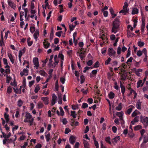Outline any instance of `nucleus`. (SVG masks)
I'll return each instance as SVG.
<instances>
[{"label": "nucleus", "mask_w": 148, "mask_h": 148, "mask_svg": "<svg viewBox=\"0 0 148 148\" xmlns=\"http://www.w3.org/2000/svg\"><path fill=\"white\" fill-rule=\"evenodd\" d=\"M92 64V61L91 60H88L87 63V65L88 66H91Z\"/></svg>", "instance_id": "obj_58"}, {"label": "nucleus", "mask_w": 148, "mask_h": 148, "mask_svg": "<svg viewBox=\"0 0 148 148\" xmlns=\"http://www.w3.org/2000/svg\"><path fill=\"white\" fill-rule=\"evenodd\" d=\"M141 103L140 100H138L136 104V107L137 109L140 110L141 109Z\"/></svg>", "instance_id": "obj_15"}, {"label": "nucleus", "mask_w": 148, "mask_h": 148, "mask_svg": "<svg viewBox=\"0 0 148 148\" xmlns=\"http://www.w3.org/2000/svg\"><path fill=\"white\" fill-rule=\"evenodd\" d=\"M85 53L84 52H81L80 53L79 56L81 58V60H83L84 59L85 56H84Z\"/></svg>", "instance_id": "obj_21"}, {"label": "nucleus", "mask_w": 148, "mask_h": 148, "mask_svg": "<svg viewBox=\"0 0 148 148\" xmlns=\"http://www.w3.org/2000/svg\"><path fill=\"white\" fill-rule=\"evenodd\" d=\"M12 91V88L10 86H9L7 88V92L9 94H10Z\"/></svg>", "instance_id": "obj_42"}, {"label": "nucleus", "mask_w": 148, "mask_h": 148, "mask_svg": "<svg viewBox=\"0 0 148 148\" xmlns=\"http://www.w3.org/2000/svg\"><path fill=\"white\" fill-rule=\"evenodd\" d=\"M108 54L110 56H114L116 52L112 48H109L108 50Z\"/></svg>", "instance_id": "obj_6"}, {"label": "nucleus", "mask_w": 148, "mask_h": 148, "mask_svg": "<svg viewBox=\"0 0 148 148\" xmlns=\"http://www.w3.org/2000/svg\"><path fill=\"white\" fill-rule=\"evenodd\" d=\"M23 9L24 10L25 12V18H26L27 14L28 9L27 8H24Z\"/></svg>", "instance_id": "obj_59"}, {"label": "nucleus", "mask_w": 148, "mask_h": 148, "mask_svg": "<svg viewBox=\"0 0 148 148\" xmlns=\"http://www.w3.org/2000/svg\"><path fill=\"white\" fill-rule=\"evenodd\" d=\"M142 81L141 80H139L137 83V87L138 88L141 86V84L142 83Z\"/></svg>", "instance_id": "obj_43"}, {"label": "nucleus", "mask_w": 148, "mask_h": 148, "mask_svg": "<svg viewBox=\"0 0 148 148\" xmlns=\"http://www.w3.org/2000/svg\"><path fill=\"white\" fill-rule=\"evenodd\" d=\"M62 31L57 32L56 33V35L58 37H60L61 35V34L62 33Z\"/></svg>", "instance_id": "obj_47"}, {"label": "nucleus", "mask_w": 148, "mask_h": 148, "mask_svg": "<svg viewBox=\"0 0 148 148\" xmlns=\"http://www.w3.org/2000/svg\"><path fill=\"white\" fill-rule=\"evenodd\" d=\"M145 27V23H142L141 27V31L142 32H144V29Z\"/></svg>", "instance_id": "obj_38"}, {"label": "nucleus", "mask_w": 148, "mask_h": 148, "mask_svg": "<svg viewBox=\"0 0 148 148\" xmlns=\"http://www.w3.org/2000/svg\"><path fill=\"white\" fill-rule=\"evenodd\" d=\"M103 12V14L105 17H107L108 14V12L107 11H102Z\"/></svg>", "instance_id": "obj_56"}, {"label": "nucleus", "mask_w": 148, "mask_h": 148, "mask_svg": "<svg viewBox=\"0 0 148 148\" xmlns=\"http://www.w3.org/2000/svg\"><path fill=\"white\" fill-rule=\"evenodd\" d=\"M75 140V137L73 135L71 136L69 139V141L71 144L73 145Z\"/></svg>", "instance_id": "obj_7"}, {"label": "nucleus", "mask_w": 148, "mask_h": 148, "mask_svg": "<svg viewBox=\"0 0 148 148\" xmlns=\"http://www.w3.org/2000/svg\"><path fill=\"white\" fill-rule=\"evenodd\" d=\"M25 117L26 119H27L28 120H29L32 118V116L28 112H26Z\"/></svg>", "instance_id": "obj_22"}, {"label": "nucleus", "mask_w": 148, "mask_h": 148, "mask_svg": "<svg viewBox=\"0 0 148 148\" xmlns=\"http://www.w3.org/2000/svg\"><path fill=\"white\" fill-rule=\"evenodd\" d=\"M120 87L121 89V92L122 94L124 95L125 90V87L122 84V83L120 82Z\"/></svg>", "instance_id": "obj_13"}, {"label": "nucleus", "mask_w": 148, "mask_h": 148, "mask_svg": "<svg viewBox=\"0 0 148 148\" xmlns=\"http://www.w3.org/2000/svg\"><path fill=\"white\" fill-rule=\"evenodd\" d=\"M120 139V137L119 136H117L116 137L114 138H113V140H114V141L115 143H116L118 141H119Z\"/></svg>", "instance_id": "obj_44"}, {"label": "nucleus", "mask_w": 148, "mask_h": 148, "mask_svg": "<svg viewBox=\"0 0 148 148\" xmlns=\"http://www.w3.org/2000/svg\"><path fill=\"white\" fill-rule=\"evenodd\" d=\"M88 107V104L85 103H83L82 106V108L85 109Z\"/></svg>", "instance_id": "obj_41"}, {"label": "nucleus", "mask_w": 148, "mask_h": 148, "mask_svg": "<svg viewBox=\"0 0 148 148\" xmlns=\"http://www.w3.org/2000/svg\"><path fill=\"white\" fill-rule=\"evenodd\" d=\"M128 12V10H126L124 9H123L121 10L119 13H123L124 15H125L126 13Z\"/></svg>", "instance_id": "obj_36"}, {"label": "nucleus", "mask_w": 148, "mask_h": 148, "mask_svg": "<svg viewBox=\"0 0 148 148\" xmlns=\"http://www.w3.org/2000/svg\"><path fill=\"white\" fill-rule=\"evenodd\" d=\"M121 79L124 81L126 79V76L125 74H122L121 75Z\"/></svg>", "instance_id": "obj_50"}, {"label": "nucleus", "mask_w": 148, "mask_h": 148, "mask_svg": "<svg viewBox=\"0 0 148 148\" xmlns=\"http://www.w3.org/2000/svg\"><path fill=\"white\" fill-rule=\"evenodd\" d=\"M41 99L43 101L45 104L47 105L48 104V97H42Z\"/></svg>", "instance_id": "obj_11"}, {"label": "nucleus", "mask_w": 148, "mask_h": 148, "mask_svg": "<svg viewBox=\"0 0 148 148\" xmlns=\"http://www.w3.org/2000/svg\"><path fill=\"white\" fill-rule=\"evenodd\" d=\"M75 26V25H69V28H70V31H73L74 29Z\"/></svg>", "instance_id": "obj_53"}, {"label": "nucleus", "mask_w": 148, "mask_h": 148, "mask_svg": "<svg viewBox=\"0 0 148 148\" xmlns=\"http://www.w3.org/2000/svg\"><path fill=\"white\" fill-rule=\"evenodd\" d=\"M6 78H7V79L6 80V82L7 83H9L10 81L12 79V78L11 77L8 76V75H6Z\"/></svg>", "instance_id": "obj_35"}, {"label": "nucleus", "mask_w": 148, "mask_h": 148, "mask_svg": "<svg viewBox=\"0 0 148 148\" xmlns=\"http://www.w3.org/2000/svg\"><path fill=\"white\" fill-rule=\"evenodd\" d=\"M59 39L58 38H56L54 39V43L55 44H57L59 42Z\"/></svg>", "instance_id": "obj_63"}, {"label": "nucleus", "mask_w": 148, "mask_h": 148, "mask_svg": "<svg viewBox=\"0 0 148 148\" xmlns=\"http://www.w3.org/2000/svg\"><path fill=\"white\" fill-rule=\"evenodd\" d=\"M80 83L82 84L84 82L85 80V78L83 75H82L80 76Z\"/></svg>", "instance_id": "obj_32"}, {"label": "nucleus", "mask_w": 148, "mask_h": 148, "mask_svg": "<svg viewBox=\"0 0 148 148\" xmlns=\"http://www.w3.org/2000/svg\"><path fill=\"white\" fill-rule=\"evenodd\" d=\"M142 128V126L140 125H138L134 127V130H138Z\"/></svg>", "instance_id": "obj_27"}, {"label": "nucleus", "mask_w": 148, "mask_h": 148, "mask_svg": "<svg viewBox=\"0 0 148 148\" xmlns=\"http://www.w3.org/2000/svg\"><path fill=\"white\" fill-rule=\"evenodd\" d=\"M60 81L63 84H64L65 81V77H61L60 78Z\"/></svg>", "instance_id": "obj_45"}, {"label": "nucleus", "mask_w": 148, "mask_h": 148, "mask_svg": "<svg viewBox=\"0 0 148 148\" xmlns=\"http://www.w3.org/2000/svg\"><path fill=\"white\" fill-rule=\"evenodd\" d=\"M140 119L141 123L145 125H146L147 126L148 125V117H146L145 118L143 116L141 115L140 116Z\"/></svg>", "instance_id": "obj_2"}, {"label": "nucleus", "mask_w": 148, "mask_h": 148, "mask_svg": "<svg viewBox=\"0 0 148 148\" xmlns=\"http://www.w3.org/2000/svg\"><path fill=\"white\" fill-rule=\"evenodd\" d=\"M40 87L38 85L36 86V87L34 89V92L35 93H37L38 91L40 90Z\"/></svg>", "instance_id": "obj_29"}, {"label": "nucleus", "mask_w": 148, "mask_h": 148, "mask_svg": "<svg viewBox=\"0 0 148 148\" xmlns=\"http://www.w3.org/2000/svg\"><path fill=\"white\" fill-rule=\"evenodd\" d=\"M33 62L34 64L35 65L34 67H36V69H37L39 66L38 58H33Z\"/></svg>", "instance_id": "obj_3"}, {"label": "nucleus", "mask_w": 148, "mask_h": 148, "mask_svg": "<svg viewBox=\"0 0 148 148\" xmlns=\"http://www.w3.org/2000/svg\"><path fill=\"white\" fill-rule=\"evenodd\" d=\"M114 94L112 92H111L108 94V96L109 98L110 99H113L114 97Z\"/></svg>", "instance_id": "obj_28"}, {"label": "nucleus", "mask_w": 148, "mask_h": 148, "mask_svg": "<svg viewBox=\"0 0 148 148\" xmlns=\"http://www.w3.org/2000/svg\"><path fill=\"white\" fill-rule=\"evenodd\" d=\"M25 52V48L24 47L22 50H20L18 54V58H21L23 54H24Z\"/></svg>", "instance_id": "obj_10"}, {"label": "nucleus", "mask_w": 148, "mask_h": 148, "mask_svg": "<svg viewBox=\"0 0 148 148\" xmlns=\"http://www.w3.org/2000/svg\"><path fill=\"white\" fill-rule=\"evenodd\" d=\"M71 130L69 128H66L65 129L64 133L65 134H68Z\"/></svg>", "instance_id": "obj_64"}, {"label": "nucleus", "mask_w": 148, "mask_h": 148, "mask_svg": "<svg viewBox=\"0 0 148 148\" xmlns=\"http://www.w3.org/2000/svg\"><path fill=\"white\" fill-rule=\"evenodd\" d=\"M54 36V33L53 32V30H52L51 32L50 35V37H49V40L50 42L51 41V40H52Z\"/></svg>", "instance_id": "obj_23"}, {"label": "nucleus", "mask_w": 148, "mask_h": 148, "mask_svg": "<svg viewBox=\"0 0 148 148\" xmlns=\"http://www.w3.org/2000/svg\"><path fill=\"white\" fill-rule=\"evenodd\" d=\"M58 97L59 99L58 103L59 104H61L62 102V99L61 94H59L58 95Z\"/></svg>", "instance_id": "obj_16"}, {"label": "nucleus", "mask_w": 148, "mask_h": 148, "mask_svg": "<svg viewBox=\"0 0 148 148\" xmlns=\"http://www.w3.org/2000/svg\"><path fill=\"white\" fill-rule=\"evenodd\" d=\"M40 74L41 75L45 76L46 73L44 71L40 70Z\"/></svg>", "instance_id": "obj_57"}, {"label": "nucleus", "mask_w": 148, "mask_h": 148, "mask_svg": "<svg viewBox=\"0 0 148 148\" xmlns=\"http://www.w3.org/2000/svg\"><path fill=\"white\" fill-rule=\"evenodd\" d=\"M138 10L136 8H134L132 11V14H135L138 13Z\"/></svg>", "instance_id": "obj_20"}, {"label": "nucleus", "mask_w": 148, "mask_h": 148, "mask_svg": "<svg viewBox=\"0 0 148 148\" xmlns=\"http://www.w3.org/2000/svg\"><path fill=\"white\" fill-rule=\"evenodd\" d=\"M128 6V4L126 2H125L124 3V5L123 7V9H124L125 10H128L127 9V7Z\"/></svg>", "instance_id": "obj_39"}, {"label": "nucleus", "mask_w": 148, "mask_h": 148, "mask_svg": "<svg viewBox=\"0 0 148 148\" xmlns=\"http://www.w3.org/2000/svg\"><path fill=\"white\" fill-rule=\"evenodd\" d=\"M119 16L117 17L113 22L111 32L114 34L118 32L120 29V25L119 21Z\"/></svg>", "instance_id": "obj_1"}, {"label": "nucleus", "mask_w": 148, "mask_h": 148, "mask_svg": "<svg viewBox=\"0 0 148 148\" xmlns=\"http://www.w3.org/2000/svg\"><path fill=\"white\" fill-rule=\"evenodd\" d=\"M116 115L119 117H120L121 116H123V114L122 112H117Z\"/></svg>", "instance_id": "obj_46"}, {"label": "nucleus", "mask_w": 148, "mask_h": 148, "mask_svg": "<svg viewBox=\"0 0 148 148\" xmlns=\"http://www.w3.org/2000/svg\"><path fill=\"white\" fill-rule=\"evenodd\" d=\"M99 62L98 61H97L93 67L94 68H97L99 67Z\"/></svg>", "instance_id": "obj_55"}, {"label": "nucleus", "mask_w": 148, "mask_h": 148, "mask_svg": "<svg viewBox=\"0 0 148 148\" xmlns=\"http://www.w3.org/2000/svg\"><path fill=\"white\" fill-rule=\"evenodd\" d=\"M68 122L66 118L63 119H62V123L64 125H66Z\"/></svg>", "instance_id": "obj_61"}, {"label": "nucleus", "mask_w": 148, "mask_h": 148, "mask_svg": "<svg viewBox=\"0 0 148 148\" xmlns=\"http://www.w3.org/2000/svg\"><path fill=\"white\" fill-rule=\"evenodd\" d=\"M35 27L31 26L30 27V31L32 33H33L35 32Z\"/></svg>", "instance_id": "obj_37"}, {"label": "nucleus", "mask_w": 148, "mask_h": 148, "mask_svg": "<svg viewBox=\"0 0 148 148\" xmlns=\"http://www.w3.org/2000/svg\"><path fill=\"white\" fill-rule=\"evenodd\" d=\"M116 110H117L120 111L122 109L121 103H119L118 106L116 107Z\"/></svg>", "instance_id": "obj_31"}, {"label": "nucleus", "mask_w": 148, "mask_h": 148, "mask_svg": "<svg viewBox=\"0 0 148 148\" xmlns=\"http://www.w3.org/2000/svg\"><path fill=\"white\" fill-rule=\"evenodd\" d=\"M128 89L130 91V93H129V94H127V96L128 97H130L132 93H133V91H134V90H133V89L131 87H130L128 88Z\"/></svg>", "instance_id": "obj_34"}, {"label": "nucleus", "mask_w": 148, "mask_h": 148, "mask_svg": "<svg viewBox=\"0 0 148 148\" xmlns=\"http://www.w3.org/2000/svg\"><path fill=\"white\" fill-rule=\"evenodd\" d=\"M134 108V106H131V107H130V108H129L127 110V113L128 114H130L131 113V112H132L133 108Z\"/></svg>", "instance_id": "obj_25"}, {"label": "nucleus", "mask_w": 148, "mask_h": 148, "mask_svg": "<svg viewBox=\"0 0 148 148\" xmlns=\"http://www.w3.org/2000/svg\"><path fill=\"white\" fill-rule=\"evenodd\" d=\"M84 144V146L85 148H89V144L88 141L86 140H84L83 141Z\"/></svg>", "instance_id": "obj_18"}, {"label": "nucleus", "mask_w": 148, "mask_h": 148, "mask_svg": "<svg viewBox=\"0 0 148 148\" xmlns=\"http://www.w3.org/2000/svg\"><path fill=\"white\" fill-rule=\"evenodd\" d=\"M8 5L13 9H15L16 8V5L11 1L8 0Z\"/></svg>", "instance_id": "obj_9"}, {"label": "nucleus", "mask_w": 148, "mask_h": 148, "mask_svg": "<svg viewBox=\"0 0 148 148\" xmlns=\"http://www.w3.org/2000/svg\"><path fill=\"white\" fill-rule=\"evenodd\" d=\"M50 134L49 133L47 135H45V136L46 139V140L47 142H48L50 140Z\"/></svg>", "instance_id": "obj_30"}, {"label": "nucleus", "mask_w": 148, "mask_h": 148, "mask_svg": "<svg viewBox=\"0 0 148 148\" xmlns=\"http://www.w3.org/2000/svg\"><path fill=\"white\" fill-rule=\"evenodd\" d=\"M39 35V30L37 29L35 31L34 34L33 35L36 41H37L38 39V36Z\"/></svg>", "instance_id": "obj_8"}, {"label": "nucleus", "mask_w": 148, "mask_h": 148, "mask_svg": "<svg viewBox=\"0 0 148 148\" xmlns=\"http://www.w3.org/2000/svg\"><path fill=\"white\" fill-rule=\"evenodd\" d=\"M57 100V97L56 95L54 94L52 95V99L51 100V106H53L56 102Z\"/></svg>", "instance_id": "obj_4"}, {"label": "nucleus", "mask_w": 148, "mask_h": 148, "mask_svg": "<svg viewBox=\"0 0 148 148\" xmlns=\"http://www.w3.org/2000/svg\"><path fill=\"white\" fill-rule=\"evenodd\" d=\"M100 38H101L102 40H107L106 37V36L104 34H102L100 37Z\"/></svg>", "instance_id": "obj_33"}, {"label": "nucleus", "mask_w": 148, "mask_h": 148, "mask_svg": "<svg viewBox=\"0 0 148 148\" xmlns=\"http://www.w3.org/2000/svg\"><path fill=\"white\" fill-rule=\"evenodd\" d=\"M59 109H60V115L62 116H63L64 114V112L62 108V107H60L59 108Z\"/></svg>", "instance_id": "obj_40"}, {"label": "nucleus", "mask_w": 148, "mask_h": 148, "mask_svg": "<svg viewBox=\"0 0 148 148\" xmlns=\"http://www.w3.org/2000/svg\"><path fill=\"white\" fill-rule=\"evenodd\" d=\"M142 54V51L140 50L138 51L137 52V55L139 57Z\"/></svg>", "instance_id": "obj_51"}, {"label": "nucleus", "mask_w": 148, "mask_h": 148, "mask_svg": "<svg viewBox=\"0 0 148 148\" xmlns=\"http://www.w3.org/2000/svg\"><path fill=\"white\" fill-rule=\"evenodd\" d=\"M105 141L109 144L111 145L112 143L110 141L111 138L110 136L106 137L105 138Z\"/></svg>", "instance_id": "obj_19"}, {"label": "nucleus", "mask_w": 148, "mask_h": 148, "mask_svg": "<svg viewBox=\"0 0 148 148\" xmlns=\"http://www.w3.org/2000/svg\"><path fill=\"white\" fill-rule=\"evenodd\" d=\"M29 70L27 69H24L23 70V72H21L20 73V74L21 77H23V75L27 76L28 74V73Z\"/></svg>", "instance_id": "obj_5"}, {"label": "nucleus", "mask_w": 148, "mask_h": 148, "mask_svg": "<svg viewBox=\"0 0 148 148\" xmlns=\"http://www.w3.org/2000/svg\"><path fill=\"white\" fill-rule=\"evenodd\" d=\"M8 55L12 63V64H14V60L13 58V57L12 56V54L10 53H8Z\"/></svg>", "instance_id": "obj_12"}, {"label": "nucleus", "mask_w": 148, "mask_h": 148, "mask_svg": "<svg viewBox=\"0 0 148 148\" xmlns=\"http://www.w3.org/2000/svg\"><path fill=\"white\" fill-rule=\"evenodd\" d=\"M23 104V102L21 99H19L18 101V105L19 107H21Z\"/></svg>", "instance_id": "obj_48"}, {"label": "nucleus", "mask_w": 148, "mask_h": 148, "mask_svg": "<svg viewBox=\"0 0 148 148\" xmlns=\"http://www.w3.org/2000/svg\"><path fill=\"white\" fill-rule=\"evenodd\" d=\"M112 131L114 133H115L117 131V128L115 126H113L112 127Z\"/></svg>", "instance_id": "obj_54"}, {"label": "nucleus", "mask_w": 148, "mask_h": 148, "mask_svg": "<svg viewBox=\"0 0 148 148\" xmlns=\"http://www.w3.org/2000/svg\"><path fill=\"white\" fill-rule=\"evenodd\" d=\"M138 45L140 47L143 46L145 45V43L143 42L139 41L137 43Z\"/></svg>", "instance_id": "obj_24"}, {"label": "nucleus", "mask_w": 148, "mask_h": 148, "mask_svg": "<svg viewBox=\"0 0 148 148\" xmlns=\"http://www.w3.org/2000/svg\"><path fill=\"white\" fill-rule=\"evenodd\" d=\"M133 58L132 57H131L129 59H128L127 62H126V63L128 64V62H131L132 61V60H133Z\"/></svg>", "instance_id": "obj_52"}, {"label": "nucleus", "mask_w": 148, "mask_h": 148, "mask_svg": "<svg viewBox=\"0 0 148 148\" xmlns=\"http://www.w3.org/2000/svg\"><path fill=\"white\" fill-rule=\"evenodd\" d=\"M111 59L110 58H108V59L106 60V62H105V64L106 65H108V64L110 62V61H111Z\"/></svg>", "instance_id": "obj_49"}, {"label": "nucleus", "mask_w": 148, "mask_h": 148, "mask_svg": "<svg viewBox=\"0 0 148 148\" xmlns=\"http://www.w3.org/2000/svg\"><path fill=\"white\" fill-rule=\"evenodd\" d=\"M43 44L44 48L45 49H47L49 48L50 45V44L49 42H43Z\"/></svg>", "instance_id": "obj_14"}, {"label": "nucleus", "mask_w": 148, "mask_h": 148, "mask_svg": "<svg viewBox=\"0 0 148 148\" xmlns=\"http://www.w3.org/2000/svg\"><path fill=\"white\" fill-rule=\"evenodd\" d=\"M53 55H51L50 56V59L49 60V66H51L52 65V59L53 58Z\"/></svg>", "instance_id": "obj_26"}, {"label": "nucleus", "mask_w": 148, "mask_h": 148, "mask_svg": "<svg viewBox=\"0 0 148 148\" xmlns=\"http://www.w3.org/2000/svg\"><path fill=\"white\" fill-rule=\"evenodd\" d=\"M38 108H42L43 107V104L42 103H39L38 104Z\"/></svg>", "instance_id": "obj_60"}, {"label": "nucleus", "mask_w": 148, "mask_h": 148, "mask_svg": "<svg viewBox=\"0 0 148 148\" xmlns=\"http://www.w3.org/2000/svg\"><path fill=\"white\" fill-rule=\"evenodd\" d=\"M93 99L91 98H89L88 99V102L90 104H91L93 103Z\"/></svg>", "instance_id": "obj_62"}, {"label": "nucleus", "mask_w": 148, "mask_h": 148, "mask_svg": "<svg viewBox=\"0 0 148 148\" xmlns=\"http://www.w3.org/2000/svg\"><path fill=\"white\" fill-rule=\"evenodd\" d=\"M31 38H28L27 39V42L29 46H31L33 43V41H30Z\"/></svg>", "instance_id": "obj_17"}]
</instances>
